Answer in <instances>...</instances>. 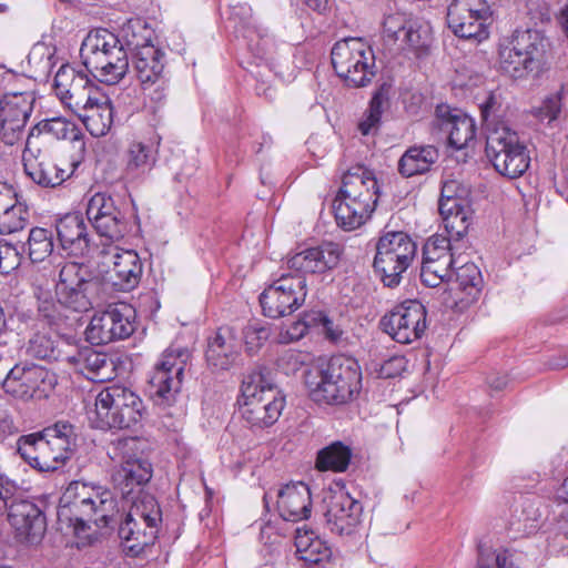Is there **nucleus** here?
<instances>
[{
	"label": "nucleus",
	"mask_w": 568,
	"mask_h": 568,
	"mask_svg": "<svg viewBox=\"0 0 568 568\" xmlns=\"http://www.w3.org/2000/svg\"><path fill=\"white\" fill-rule=\"evenodd\" d=\"M126 45L111 50L99 59L94 57L93 63L87 65V70L100 82L105 84L119 83L129 71V58Z\"/></svg>",
	"instance_id": "nucleus-33"
},
{
	"label": "nucleus",
	"mask_w": 568,
	"mask_h": 568,
	"mask_svg": "<svg viewBox=\"0 0 568 568\" xmlns=\"http://www.w3.org/2000/svg\"><path fill=\"white\" fill-rule=\"evenodd\" d=\"M399 33L403 34V41H405L413 49L417 50L426 45L425 41L422 40L419 31L413 27L403 28Z\"/></svg>",
	"instance_id": "nucleus-58"
},
{
	"label": "nucleus",
	"mask_w": 568,
	"mask_h": 568,
	"mask_svg": "<svg viewBox=\"0 0 568 568\" xmlns=\"http://www.w3.org/2000/svg\"><path fill=\"white\" fill-rule=\"evenodd\" d=\"M351 458V447L337 440L317 452L315 467L321 471L343 473L347 469Z\"/></svg>",
	"instance_id": "nucleus-39"
},
{
	"label": "nucleus",
	"mask_w": 568,
	"mask_h": 568,
	"mask_svg": "<svg viewBox=\"0 0 568 568\" xmlns=\"http://www.w3.org/2000/svg\"><path fill=\"white\" fill-rule=\"evenodd\" d=\"M561 111V99L558 94L548 97L539 108L538 116L549 122L556 120Z\"/></svg>",
	"instance_id": "nucleus-56"
},
{
	"label": "nucleus",
	"mask_w": 568,
	"mask_h": 568,
	"mask_svg": "<svg viewBox=\"0 0 568 568\" xmlns=\"http://www.w3.org/2000/svg\"><path fill=\"white\" fill-rule=\"evenodd\" d=\"M439 214L447 233L446 237L452 239L453 242H459L467 234L470 225L467 204L458 205V209L449 210V212L439 210Z\"/></svg>",
	"instance_id": "nucleus-44"
},
{
	"label": "nucleus",
	"mask_w": 568,
	"mask_h": 568,
	"mask_svg": "<svg viewBox=\"0 0 568 568\" xmlns=\"http://www.w3.org/2000/svg\"><path fill=\"white\" fill-rule=\"evenodd\" d=\"M18 320L23 322L28 327L34 329L38 328L41 322L38 320V313L36 316L30 312L18 313Z\"/></svg>",
	"instance_id": "nucleus-63"
},
{
	"label": "nucleus",
	"mask_w": 568,
	"mask_h": 568,
	"mask_svg": "<svg viewBox=\"0 0 568 568\" xmlns=\"http://www.w3.org/2000/svg\"><path fill=\"white\" fill-rule=\"evenodd\" d=\"M39 443L40 438L37 432L23 435L18 439L17 452L31 467L42 473H49L50 468L41 459V453L38 449Z\"/></svg>",
	"instance_id": "nucleus-49"
},
{
	"label": "nucleus",
	"mask_w": 568,
	"mask_h": 568,
	"mask_svg": "<svg viewBox=\"0 0 568 568\" xmlns=\"http://www.w3.org/2000/svg\"><path fill=\"white\" fill-rule=\"evenodd\" d=\"M111 264L108 274L116 290L129 292L139 285L143 263L135 251L114 247L111 252Z\"/></svg>",
	"instance_id": "nucleus-27"
},
{
	"label": "nucleus",
	"mask_w": 568,
	"mask_h": 568,
	"mask_svg": "<svg viewBox=\"0 0 568 568\" xmlns=\"http://www.w3.org/2000/svg\"><path fill=\"white\" fill-rule=\"evenodd\" d=\"M191 358L190 348L176 342L162 353L150 378V393L156 405L170 406L175 402Z\"/></svg>",
	"instance_id": "nucleus-12"
},
{
	"label": "nucleus",
	"mask_w": 568,
	"mask_h": 568,
	"mask_svg": "<svg viewBox=\"0 0 568 568\" xmlns=\"http://www.w3.org/2000/svg\"><path fill=\"white\" fill-rule=\"evenodd\" d=\"M555 469L560 471H564L567 468L568 465V449L562 448L556 456L555 460Z\"/></svg>",
	"instance_id": "nucleus-64"
},
{
	"label": "nucleus",
	"mask_w": 568,
	"mask_h": 568,
	"mask_svg": "<svg viewBox=\"0 0 568 568\" xmlns=\"http://www.w3.org/2000/svg\"><path fill=\"white\" fill-rule=\"evenodd\" d=\"M140 443L138 437L118 438L111 443V458L121 459V464L112 471L111 480L125 503L150 495L144 487L153 476V467L148 459L136 456Z\"/></svg>",
	"instance_id": "nucleus-7"
},
{
	"label": "nucleus",
	"mask_w": 568,
	"mask_h": 568,
	"mask_svg": "<svg viewBox=\"0 0 568 568\" xmlns=\"http://www.w3.org/2000/svg\"><path fill=\"white\" fill-rule=\"evenodd\" d=\"M526 54L521 50H518L516 45L510 43L508 40L501 43L498 52L499 69L510 78L526 79L532 72H539L542 69L537 61L529 62Z\"/></svg>",
	"instance_id": "nucleus-36"
},
{
	"label": "nucleus",
	"mask_w": 568,
	"mask_h": 568,
	"mask_svg": "<svg viewBox=\"0 0 568 568\" xmlns=\"http://www.w3.org/2000/svg\"><path fill=\"white\" fill-rule=\"evenodd\" d=\"M491 9L486 0H452L447 7V24L455 36L478 42L488 38Z\"/></svg>",
	"instance_id": "nucleus-16"
},
{
	"label": "nucleus",
	"mask_w": 568,
	"mask_h": 568,
	"mask_svg": "<svg viewBox=\"0 0 568 568\" xmlns=\"http://www.w3.org/2000/svg\"><path fill=\"white\" fill-rule=\"evenodd\" d=\"M420 280L428 287H437L445 281L440 275L429 271V266L423 265L420 267Z\"/></svg>",
	"instance_id": "nucleus-61"
},
{
	"label": "nucleus",
	"mask_w": 568,
	"mask_h": 568,
	"mask_svg": "<svg viewBox=\"0 0 568 568\" xmlns=\"http://www.w3.org/2000/svg\"><path fill=\"white\" fill-rule=\"evenodd\" d=\"M63 361L77 373L93 382L102 383L114 376V362L105 353L91 347L79 348L73 354H65Z\"/></svg>",
	"instance_id": "nucleus-26"
},
{
	"label": "nucleus",
	"mask_w": 568,
	"mask_h": 568,
	"mask_svg": "<svg viewBox=\"0 0 568 568\" xmlns=\"http://www.w3.org/2000/svg\"><path fill=\"white\" fill-rule=\"evenodd\" d=\"M297 558L306 568H326L331 562L332 549L326 541L312 530L297 529L295 535Z\"/></svg>",
	"instance_id": "nucleus-34"
},
{
	"label": "nucleus",
	"mask_w": 568,
	"mask_h": 568,
	"mask_svg": "<svg viewBox=\"0 0 568 568\" xmlns=\"http://www.w3.org/2000/svg\"><path fill=\"white\" fill-rule=\"evenodd\" d=\"M92 136L105 135L113 122V108L111 101L103 92L95 95L83 109L74 111Z\"/></svg>",
	"instance_id": "nucleus-32"
},
{
	"label": "nucleus",
	"mask_w": 568,
	"mask_h": 568,
	"mask_svg": "<svg viewBox=\"0 0 568 568\" xmlns=\"http://www.w3.org/2000/svg\"><path fill=\"white\" fill-rule=\"evenodd\" d=\"M467 190L458 181L449 180L444 182L438 203V210L449 212V210L458 209V205L465 204Z\"/></svg>",
	"instance_id": "nucleus-50"
},
{
	"label": "nucleus",
	"mask_w": 568,
	"mask_h": 568,
	"mask_svg": "<svg viewBox=\"0 0 568 568\" xmlns=\"http://www.w3.org/2000/svg\"><path fill=\"white\" fill-rule=\"evenodd\" d=\"M438 159L439 152L434 145H413L399 158L397 171L403 178L425 174Z\"/></svg>",
	"instance_id": "nucleus-35"
},
{
	"label": "nucleus",
	"mask_w": 568,
	"mask_h": 568,
	"mask_svg": "<svg viewBox=\"0 0 568 568\" xmlns=\"http://www.w3.org/2000/svg\"><path fill=\"white\" fill-rule=\"evenodd\" d=\"M245 345L248 352H256L270 337L271 329L257 323L250 324L243 332Z\"/></svg>",
	"instance_id": "nucleus-52"
},
{
	"label": "nucleus",
	"mask_w": 568,
	"mask_h": 568,
	"mask_svg": "<svg viewBox=\"0 0 568 568\" xmlns=\"http://www.w3.org/2000/svg\"><path fill=\"white\" fill-rule=\"evenodd\" d=\"M390 85L382 83L373 93L367 111L358 123V130L363 135H368L378 130L382 114L388 108Z\"/></svg>",
	"instance_id": "nucleus-40"
},
{
	"label": "nucleus",
	"mask_w": 568,
	"mask_h": 568,
	"mask_svg": "<svg viewBox=\"0 0 568 568\" xmlns=\"http://www.w3.org/2000/svg\"><path fill=\"white\" fill-rule=\"evenodd\" d=\"M29 257L32 262L44 261L53 251L52 232L43 227H33L28 237Z\"/></svg>",
	"instance_id": "nucleus-47"
},
{
	"label": "nucleus",
	"mask_w": 568,
	"mask_h": 568,
	"mask_svg": "<svg viewBox=\"0 0 568 568\" xmlns=\"http://www.w3.org/2000/svg\"><path fill=\"white\" fill-rule=\"evenodd\" d=\"M125 45V40L118 38L113 32L108 29H95L88 33L84 38L81 48L80 57L84 67L93 63L94 57L99 59L101 55H106L111 50L119 49Z\"/></svg>",
	"instance_id": "nucleus-37"
},
{
	"label": "nucleus",
	"mask_w": 568,
	"mask_h": 568,
	"mask_svg": "<svg viewBox=\"0 0 568 568\" xmlns=\"http://www.w3.org/2000/svg\"><path fill=\"white\" fill-rule=\"evenodd\" d=\"M155 163V150L142 142H133L128 150L126 171L130 174L149 172Z\"/></svg>",
	"instance_id": "nucleus-45"
},
{
	"label": "nucleus",
	"mask_w": 568,
	"mask_h": 568,
	"mask_svg": "<svg viewBox=\"0 0 568 568\" xmlns=\"http://www.w3.org/2000/svg\"><path fill=\"white\" fill-rule=\"evenodd\" d=\"M54 89L60 100L73 112L83 109L89 101L101 92L87 74L70 65H62L54 77Z\"/></svg>",
	"instance_id": "nucleus-23"
},
{
	"label": "nucleus",
	"mask_w": 568,
	"mask_h": 568,
	"mask_svg": "<svg viewBox=\"0 0 568 568\" xmlns=\"http://www.w3.org/2000/svg\"><path fill=\"white\" fill-rule=\"evenodd\" d=\"M343 254L344 250L341 244L323 242L290 256L287 266L297 273L324 274L338 266Z\"/></svg>",
	"instance_id": "nucleus-24"
},
{
	"label": "nucleus",
	"mask_w": 568,
	"mask_h": 568,
	"mask_svg": "<svg viewBox=\"0 0 568 568\" xmlns=\"http://www.w3.org/2000/svg\"><path fill=\"white\" fill-rule=\"evenodd\" d=\"M325 527L337 536L354 534L362 523L363 505L343 488L329 490L323 498Z\"/></svg>",
	"instance_id": "nucleus-19"
},
{
	"label": "nucleus",
	"mask_w": 568,
	"mask_h": 568,
	"mask_svg": "<svg viewBox=\"0 0 568 568\" xmlns=\"http://www.w3.org/2000/svg\"><path fill=\"white\" fill-rule=\"evenodd\" d=\"M22 161L26 174L41 187H57L70 176L64 169L41 151L34 154L31 150L26 149L22 153Z\"/></svg>",
	"instance_id": "nucleus-28"
},
{
	"label": "nucleus",
	"mask_w": 568,
	"mask_h": 568,
	"mask_svg": "<svg viewBox=\"0 0 568 568\" xmlns=\"http://www.w3.org/2000/svg\"><path fill=\"white\" fill-rule=\"evenodd\" d=\"M314 314L318 315L314 316V327H321L327 339L332 342L339 341L343 334L339 326L334 324V322L323 312H314Z\"/></svg>",
	"instance_id": "nucleus-54"
},
{
	"label": "nucleus",
	"mask_w": 568,
	"mask_h": 568,
	"mask_svg": "<svg viewBox=\"0 0 568 568\" xmlns=\"http://www.w3.org/2000/svg\"><path fill=\"white\" fill-rule=\"evenodd\" d=\"M379 187L374 173L363 165L348 169L333 201L338 226L353 231L364 225L376 209Z\"/></svg>",
	"instance_id": "nucleus-2"
},
{
	"label": "nucleus",
	"mask_w": 568,
	"mask_h": 568,
	"mask_svg": "<svg viewBox=\"0 0 568 568\" xmlns=\"http://www.w3.org/2000/svg\"><path fill=\"white\" fill-rule=\"evenodd\" d=\"M458 260H438V261H422L423 266H429V271L440 275L444 280H447L452 275V270L457 264Z\"/></svg>",
	"instance_id": "nucleus-57"
},
{
	"label": "nucleus",
	"mask_w": 568,
	"mask_h": 568,
	"mask_svg": "<svg viewBox=\"0 0 568 568\" xmlns=\"http://www.w3.org/2000/svg\"><path fill=\"white\" fill-rule=\"evenodd\" d=\"M26 353L28 356L41 361L64 362L63 358L65 357L59 348V341L43 332H37L30 337Z\"/></svg>",
	"instance_id": "nucleus-42"
},
{
	"label": "nucleus",
	"mask_w": 568,
	"mask_h": 568,
	"mask_svg": "<svg viewBox=\"0 0 568 568\" xmlns=\"http://www.w3.org/2000/svg\"><path fill=\"white\" fill-rule=\"evenodd\" d=\"M118 513L113 493L100 485L75 480L69 484L60 498L58 520L82 529L92 523L99 528L110 525Z\"/></svg>",
	"instance_id": "nucleus-3"
},
{
	"label": "nucleus",
	"mask_w": 568,
	"mask_h": 568,
	"mask_svg": "<svg viewBox=\"0 0 568 568\" xmlns=\"http://www.w3.org/2000/svg\"><path fill=\"white\" fill-rule=\"evenodd\" d=\"M100 281L81 263L67 262L59 271L54 296L64 310L85 313L100 301Z\"/></svg>",
	"instance_id": "nucleus-10"
},
{
	"label": "nucleus",
	"mask_w": 568,
	"mask_h": 568,
	"mask_svg": "<svg viewBox=\"0 0 568 568\" xmlns=\"http://www.w3.org/2000/svg\"><path fill=\"white\" fill-rule=\"evenodd\" d=\"M499 108L500 102L496 94L489 93L486 100L480 104L481 118L487 121L490 116L495 115Z\"/></svg>",
	"instance_id": "nucleus-59"
},
{
	"label": "nucleus",
	"mask_w": 568,
	"mask_h": 568,
	"mask_svg": "<svg viewBox=\"0 0 568 568\" xmlns=\"http://www.w3.org/2000/svg\"><path fill=\"white\" fill-rule=\"evenodd\" d=\"M128 511L119 527L124 552L138 557L158 538L162 511L153 495H142L136 501L125 503Z\"/></svg>",
	"instance_id": "nucleus-6"
},
{
	"label": "nucleus",
	"mask_w": 568,
	"mask_h": 568,
	"mask_svg": "<svg viewBox=\"0 0 568 568\" xmlns=\"http://www.w3.org/2000/svg\"><path fill=\"white\" fill-rule=\"evenodd\" d=\"M253 11L247 3H237L231 6V18L239 19L240 22L247 24L252 19Z\"/></svg>",
	"instance_id": "nucleus-60"
},
{
	"label": "nucleus",
	"mask_w": 568,
	"mask_h": 568,
	"mask_svg": "<svg viewBox=\"0 0 568 568\" xmlns=\"http://www.w3.org/2000/svg\"><path fill=\"white\" fill-rule=\"evenodd\" d=\"M453 243L452 239L443 235L429 237L423 246V261L457 260L458 247Z\"/></svg>",
	"instance_id": "nucleus-48"
},
{
	"label": "nucleus",
	"mask_w": 568,
	"mask_h": 568,
	"mask_svg": "<svg viewBox=\"0 0 568 568\" xmlns=\"http://www.w3.org/2000/svg\"><path fill=\"white\" fill-rule=\"evenodd\" d=\"M427 312L417 300H407L395 306L381 320V326L394 341L409 344L422 338L427 328Z\"/></svg>",
	"instance_id": "nucleus-18"
},
{
	"label": "nucleus",
	"mask_w": 568,
	"mask_h": 568,
	"mask_svg": "<svg viewBox=\"0 0 568 568\" xmlns=\"http://www.w3.org/2000/svg\"><path fill=\"white\" fill-rule=\"evenodd\" d=\"M277 508L284 520L307 519L312 508L310 487L303 481L285 485L277 493Z\"/></svg>",
	"instance_id": "nucleus-30"
},
{
	"label": "nucleus",
	"mask_w": 568,
	"mask_h": 568,
	"mask_svg": "<svg viewBox=\"0 0 568 568\" xmlns=\"http://www.w3.org/2000/svg\"><path fill=\"white\" fill-rule=\"evenodd\" d=\"M37 433L40 438L38 449L43 464L50 468V471L58 470L71 457L75 445L74 426L60 420Z\"/></svg>",
	"instance_id": "nucleus-20"
},
{
	"label": "nucleus",
	"mask_w": 568,
	"mask_h": 568,
	"mask_svg": "<svg viewBox=\"0 0 568 568\" xmlns=\"http://www.w3.org/2000/svg\"><path fill=\"white\" fill-rule=\"evenodd\" d=\"M556 530L568 539V504L561 509L557 517Z\"/></svg>",
	"instance_id": "nucleus-62"
},
{
	"label": "nucleus",
	"mask_w": 568,
	"mask_h": 568,
	"mask_svg": "<svg viewBox=\"0 0 568 568\" xmlns=\"http://www.w3.org/2000/svg\"><path fill=\"white\" fill-rule=\"evenodd\" d=\"M87 217L100 236L113 242L123 239L129 230L123 212L106 193L98 192L89 200Z\"/></svg>",
	"instance_id": "nucleus-21"
},
{
	"label": "nucleus",
	"mask_w": 568,
	"mask_h": 568,
	"mask_svg": "<svg viewBox=\"0 0 568 568\" xmlns=\"http://www.w3.org/2000/svg\"><path fill=\"white\" fill-rule=\"evenodd\" d=\"M434 125L447 134L448 143L456 150H462L475 139L476 125L471 118L458 109L439 104L435 111Z\"/></svg>",
	"instance_id": "nucleus-25"
},
{
	"label": "nucleus",
	"mask_w": 568,
	"mask_h": 568,
	"mask_svg": "<svg viewBox=\"0 0 568 568\" xmlns=\"http://www.w3.org/2000/svg\"><path fill=\"white\" fill-rule=\"evenodd\" d=\"M134 331L135 311L128 304H120L94 314L85 329V337L92 345H105L125 339Z\"/></svg>",
	"instance_id": "nucleus-17"
},
{
	"label": "nucleus",
	"mask_w": 568,
	"mask_h": 568,
	"mask_svg": "<svg viewBox=\"0 0 568 568\" xmlns=\"http://www.w3.org/2000/svg\"><path fill=\"white\" fill-rule=\"evenodd\" d=\"M306 280L296 273H281L260 295L263 314L270 318H280L292 314L305 302Z\"/></svg>",
	"instance_id": "nucleus-15"
},
{
	"label": "nucleus",
	"mask_w": 568,
	"mask_h": 568,
	"mask_svg": "<svg viewBox=\"0 0 568 568\" xmlns=\"http://www.w3.org/2000/svg\"><path fill=\"white\" fill-rule=\"evenodd\" d=\"M485 151L495 170L506 178L517 179L529 168L530 156L526 144L517 132L507 126L487 135Z\"/></svg>",
	"instance_id": "nucleus-13"
},
{
	"label": "nucleus",
	"mask_w": 568,
	"mask_h": 568,
	"mask_svg": "<svg viewBox=\"0 0 568 568\" xmlns=\"http://www.w3.org/2000/svg\"><path fill=\"white\" fill-rule=\"evenodd\" d=\"M122 31L131 54L132 69L144 95L154 104V108L162 106L168 99L170 88L165 51L152 43L153 31L139 19L130 20Z\"/></svg>",
	"instance_id": "nucleus-1"
},
{
	"label": "nucleus",
	"mask_w": 568,
	"mask_h": 568,
	"mask_svg": "<svg viewBox=\"0 0 568 568\" xmlns=\"http://www.w3.org/2000/svg\"><path fill=\"white\" fill-rule=\"evenodd\" d=\"M506 565L505 552H496L485 544H478V568H506Z\"/></svg>",
	"instance_id": "nucleus-53"
},
{
	"label": "nucleus",
	"mask_w": 568,
	"mask_h": 568,
	"mask_svg": "<svg viewBox=\"0 0 568 568\" xmlns=\"http://www.w3.org/2000/svg\"><path fill=\"white\" fill-rule=\"evenodd\" d=\"M314 316H317L314 312L305 313L302 318L282 329L278 334V342L288 344L303 338L308 329L314 327Z\"/></svg>",
	"instance_id": "nucleus-51"
},
{
	"label": "nucleus",
	"mask_w": 568,
	"mask_h": 568,
	"mask_svg": "<svg viewBox=\"0 0 568 568\" xmlns=\"http://www.w3.org/2000/svg\"><path fill=\"white\" fill-rule=\"evenodd\" d=\"M331 61L336 75L349 88L366 87L376 75L374 51L359 38L337 41L332 48Z\"/></svg>",
	"instance_id": "nucleus-9"
},
{
	"label": "nucleus",
	"mask_w": 568,
	"mask_h": 568,
	"mask_svg": "<svg viewBox=\"0 0 568 568\" xmlns=\"http://www.w3.org/2000/svg\"><path fill=\"white\" fill-rule=\"evenodd\" d=\"M37 308L38 320L44 326L60 327L68 318L64 314V307L57 297L53 298L49 293L38 296Z\"/></svg>",
	"instance_id": "nucleus-46"
},
{
	"label": "nucleus",
	"mask_w": 568,
	"mask_h": 568,
	"mask_svg": "<svg viewBox=\"0 0 568 568\" xmlns=\"http://www.w3.org/2000/svg\"><path fill=\"white\" fill-rule=\"evenodd\" d=\"M32 102L28 93L8 94L0 100V139L4 144L13 145L23 136Z\"/></svg>",
	"instance_id": "nucleus-22"
},
{
	"label": "nucleus",
	"mask_w": 568,
	"mask_h": 568,
	"mask_svg": "<svg viewBox=\"0 0 568 568\" xmlns=\"http://www.w3.org/2000/svg\"><path fill=\"white\" fill-rule=\"evenodd\" d=\"M242 397L240 413L251 428L262 429L272 426L285 405L284 397L272 383L266 368L255 369L243 379Z\"/></svg>",
	"instance_id": "nucleus-5"
},
{
	"label": "nucleus",
	"mask_w": 568,
	"mask_h": 568,
	"mask_svg": "<svg viewBox=\"0 0 568 568\" xmlns=\"http://www.w3.org/2000/svg\"><path fill=\"white\" fill-rule=\"evenodd\" d=\"M237 339L234 329L222 326L207 339L205 358L213 371H227L236 361Z\"/></svg>",
	"instance_id": "nucleus-31"
},
{
	"label": "nucleus",
	"mask_w": 568,
	"mask_h": 568,
	"mask_svg": "<svg viewBox=\"0 0 568 568\" xmlns=\"http://www.w3.org/2000/svg\"><path fill=\"white\" fill-rule=\"evenodd\" d=\"M57 236L69 255L84 256L90 250V235L84 219L79 213H69L55 222Z\"/></svg>",
	"instance_id": "nucleus-29"
},
{
	"label": "nucleus",
	"mask_w": 568,
	"mask_h": 568,
	"mask_svg": "<svg viewBox=\"0 0 568 568\" xmlns=\"http://www.w3.org/2000/svg\"><path fill=\"white\" fill-rule=\"evenodd\" d=\"M20 263L16 247L10 244L0 243V273H9Z\"/></svg>",
	"instance_id": "nucleus-55"
},
{
	"label": "nucleus",
	"mask_w": 568,
	"mask_h": 568,
	"mask_svg": "<svg viewBox=\"0 0 568 568\" xmlns=\"http://www.w3.org/2000/svg\"><path fill=\"white\" fill-rule=\"evenodd\" d=\"M57 385V374L36 364H16L2 382L6 394L23 402L45 399Z\"/></svg>",
	"instance_id": "nucleus-14"
},
{
	"label": "nucleus",
	"mask_w": 568,
	"mask_h": 568,
	"mask_svg": "<svg viewBox=\"0 0 568 568\" xmlns=\"http://www.w3.org/2000/svg\"><path fill=\"white\" fill-rule=\"evenodd\" d=\"M310 396L317 403L343 405L353 400L362 389V372L355 358L333 356L305 375Z\"/></svg>",
	"instance_id": "nucleus-4"
},
{
	"label": "nucleus",
	"mask_w": 568,
	"mask_h": 568,
	"mask_svg": "<svg viewBox=\"0 0 568 568\" xmlns=\"http://www.w3.org/2000/svg\"><path fill=\"white\" fill-rule=\"evenodd\" d=\"M529 57L526 58L529 62L537 61L544 65L547 48L549 45L547 38L536 29L515 30L508 40Z\"/></svg>",
	"instance_id": "nucleus-38"
},
{
	"label": "nucleus",
	"mask_w": 568,
	"mask_h": 568,
	"mask_svg": "<svg viewBox=\"0 0 568 568\" xmlns=\"http://www.w3.org/2000/svg\"><path fill=\"white\" fill-rule=\"evenodd\" d=\"M95 428L131 429L142 418V399L130 388L122 385L104 387L95 397Z\"/></svg>",
	"instance_id": "nucleus-8"
},
{
	"label": "nucleus",
	"mask_w": 568,
	"mask_h": 568,
	"mask_svg": "<svg viewBox=\"0 0 568 568\" xmlns=\"http://www.w3.org/2000/svg\"><path fill=\"white\" fill-rule=\"evenodd\" d=\"M30 220L28 206L14 199V202L0 212V234L22 231Z\"/></svg>",
	"instance_id": "nucleus-43"
},
{
	"label": "nucleus",
	"mask_w": 568,
	"mask_h": 568,
	"mask_svg": "<svg viewBox=\"0 0 568 568\" xmlns=\"http://www.w3.org/2000/svg\"><path fill=\"white\" fill-rule=\"evenodd\" d=\"M417 244L403 231H385L376 243L374 268L387 287H396L413 263Z\"/></svg>",
	"instance_id": "nucleus-11"
},
{
	"label": "nucleus",
	"mask_w": 568,
	"mask_h": 568,
	"mask_svg": "<svg viewBox=\"0 0 568 568\" xmlns=\"http://www.w3.org/2000/svg\"><path fill=\"white\" fill-rule=\"evenodd\" d=\"M454 268L456 270L457 287L465 294V301L467 303L477 301L484 286V280L478 266L475 263L465 262L463 265Z\"/></svg>",
	"instance_id": "nucleus-41"
}]
</instances>
